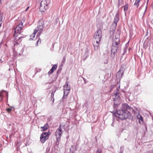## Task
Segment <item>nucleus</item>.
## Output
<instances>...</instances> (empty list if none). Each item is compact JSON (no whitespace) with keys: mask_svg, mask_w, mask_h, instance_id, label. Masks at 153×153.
<instances>
[{"mask_svg":"<svg viewBox=\"0 0 153 153\" xmlns=\"http://www.w3.org/2000/svg\"><path fill=\"white\" fill-rule=\"evenodd\" d=\"M140 0H136L134 4V5H136L137 6V7L139 6V3L140 2Z\"/></svg>","mask_w":153,"mask_h":153,"instance_id":"obj_18","label":"nucleus"},{"mask_svg":"<svg viewBox=\"0 0 153 153\" xmlns=\"http://www.w3.org/2000/svg\"><path fill=\"white\" fill-rule=\"evenodd\" d=\"M115 31V30L114 29H111L110 31V33L111 34V35H113L114 34V32Z\"/></svg>","mask_w":153,"mask_h":153,"instance_id":"obj_22","label":"nucleus"},{"mask_svg":"<svg viewBox=\"0 0 153 153\" xmlns=\"http://www.w3.org/2000/svg\"><path fill=\"white\" fill-rule=\"evenodd\" d=\"M102 37V31L101 29H98L96 31L94 38L96 40L100 41Z\"/></svg>","mask_w":153,"mask_h":153,"instance_id":"obj_5","label":"nucleus"},{"mask_svg":"<svg viewBox=\"0 0 153 153\" xmlns=\"http://www.w3.org/2000/svg\"><path fill=\"white\" fill-rule=\"evenodd\" d=\"M1 92L0 93V96H1Z\"/></svg>","mask_w":153,"mask_h":153,"instance_id":"obj_30","label":"nucleus"},{"mask_svg":"<svg viewBox=\"0 0 153 153\" xmlns=\"http://www.w3.org/2000/svg\"><path fill=\"white\" fill-rule=\"evenodd\" d=\"M137 118L138 120L139 123L140 124H143V117L139 114H138L137 115Z\"/></svg>","mask_w":153,"mask_h":153,"instance_id":"obj_9","label":"nucleus"},{"mask_svg":"<svg viewBox=\"0 0 153 153\" xmlns=\"http://www.w3.org/2000/svg\"><path fill=\"white\" fill-rule=\"evenodd\" d=\"M76 150V146L74 145L72 146L70 149V153H73Z\"/></svg>","mask_w":153,"mask_h":153,"instance_id":"obj_13","label":"nucleus"},{"mask_svg":"<svg viewBox=\"0 0 153 153\" xmlns=\"http://www.w3.org/2000/svg\"><path fill=\"white\" fill-rule=\"evenodd\" d=\"M12 108H13V107H11V108H7V110L8 111V112H9L12 110Z\"/></svg>","mask_w":153,"mask_h":153,"instance_id":"obj_24","label":"nucleus"},{"mask_svg":"<svg viewBox=\"0 0 153 153\" xmlns=\"http://www.w3.org/2000/svg\"><path fill=\"white\" fill-rule=\"evenodd\" d=\"M119 88L120 86L117 88L116 90L114 92V94L112 96L115 107L117 106L118 105H119L121 102L120 98L118 92Z\"/></svg>","mask_w":153,"mask_h":153,"instance_id":"obj_3","label":"nucleus"},{"mask_svg":"<svg viewBox=\"0 0 153 153\" xmlns=\"http://www.w3.org/2000/svg\"><path fill=\"white\" fill-rule=\"evenodd\" d=\"M29 7H28L26 9V10H25V11H27V10H28V9H29Z\"/></svg>","mask_w":153,"mask_h":153,"instance_id":"obj_27","label":"nucleus"},{"mask_svg":"<svg viewBox=\"0 0 153 153\" xmlns=\"http://www.w3.org/2000/svg\"><path fill=\"white\" fill-rule=\"evenodd\" d=\"M48 126L47 124H45L43 127H41V128L42 129V131H46L48 128Z\"/></svg>","mask_w":153,"mask_h":153,"instance_id":"obj_16","label":"nucleus"},{"mask_svg":"<svg viewBox=\"0 0 153 153\" xmlns=\"http://www.w3.org/2000/svg\"><path fill=\"white\" fill-rule=\"evenodd\" d=\"M62 133V129L60 126L59 128L57 129L56 132V136L57 141L59 140L61 136Z\"/></svg>","mask_w":153,"mask_h":153,"instance_id":"obj_6","label":"nucleus"},{"mask_svg":"<svg viewBox=\"0 0 153 153\" xmlns=\"http://www.w3.org/2000/svg\"><path fill=\"white\" fill-rule=\"evenodd\" d=\"M100 41L96 40L95 42H94V49L95 51L98 50L99 46V43L100 42Z\"/></svg>","mask_w":153,"mask_h":153,"instance_id":"obj_10","label":"nucleus"},{"mask_svg":"<svg viewBox=\"0 0 153 153\" xmlns=\"http://www.w3.org/2000/svg\"><path fill=\"white\" fill-rule=\"evenodd\" d=\"M70 89V86L68 83H66L64 86V95L67 96L69 93Z\"/></svg>","mask_w":153,"mask_h":153,"instance_id":"obj_7","label":"nucleus"},{"mask_svg":"<svg viewBox=\"0 0 153 153\" xmlns=\"http://www.w3.org/2000/svg\"><path fill=\"white\" fill-rule=\"evenodd\" d=\"M130 111L133 110V108H130L126 103L122 105L121 110L117 111L116 116L121 120H123L127 118L130 114L128 110Z\"/></svg>","mask_w":153,"mask_h":153,"instance_id":"obj_1","label":"nucleus"},{"mask_svg":"<svg viewBox=\"0 0 153 153\" xmlns=\"http://www.w3.org/2000/svg\"><path fill=\"white\" fill-rule=\"evenodd\" d=\"M123 72L120 70L116 74L117 78L118 79L121 78L123 76Z\"/></svg>","mask_w":153,"mask_h":153,"instance_id":"obj_11","label":"nucleus"},{"mask_svg":"<svg viewBox=\"0 0 153 153\" xmlns=\"http://www.w3.org/2000/svg\"><path fill=\"white\" fill-rule=\"evenodd\" d=\"M38 29H42L43 28L42 22V21H39L38 23Z\"/></svg>","mask_w":153,"mask_h":153,"instance_id":"obj_15","label":"nucleus"},{"mask_svg":"<svg viewBox=\"0 0 153 153\" xmlns=\"http://www.w3.org/2000/svg\"><path fill=\"white\" fill-rule=\"evenodd\" d=\"M147 33H148V30L147 31Z\"/></svg>","mask_w":153,"mask_h":153,"instance_id":"obj_33","label":"nucleus"},{"mask_svg":"<svg viewBox=\"0 0 153 153\" xmlns=\"http://www.w3.org/2000/svg\"><path fill=\"white\" fill-rule=\"evenodd\" d=\"M14 35L17 36L20 33L21 29H15Z\"/></svg>","mask_w":153,"mask_h":153,"instance_id":"obj_17","label":"nucleus"},{"mask_svg":"<svg viewBox=\"0 0 153 153\" xmlns=\"http://www.w3.org/2000/svg\"><path fill=\"white\" fill-rule=\"evenodd\" d=\"M38 31V30H37V29H35L33 32V33L31 34L30 36V40H32L33 38H34L35 36V35L37 33V32Z\"/></svg>","mask_w":153,"mask_h":153,"instance_id":"obj_12","label":"nucleus"},{"mask_svg":"<svg viewBox=\"0 0 153 153\" xmlns=\"http://www.w3.org/2000/svg\"><path fill=\"white\" fill-rule=\"evenodd\" d=\"M128 9V5L126 4L124 6V11H127Z\"/></svg>","mask_w":153,"mask_h":153,"instance_id":"obj_21","label":"nucleus"},{"mask_svg":"<svg viewBox=\"0 0 153 153\" xmlns=\"http://www.w3.org/2000/svg\"><path fill=\"white\" fill-rule=\"evenodd\" d=\"M53 70L51 69L50 71H49L48 73L50 74H51L53 71Z\"/></svg>","mask_w":153,"mask_h":153,"instance_id":"obj_25","label":"nucleus"},{"mask_svg":"<svg viewBox=\"0 0 153 153\" xmlns=\"http://www.w3.org/2000/svg\"><path fill=\"white\" fill-rule=\"evenodd\" d=\"M120 40L119 39V35L117 34L115 36V37L113 39L112 41V46L111 49V54L115 56V53L119 50L118 45L120 43Z\"/></svg>","mask_w":153,"mask_h":153,"instance_id":"obj_2","label":"nucleus"},{"mask_svg":"<svg viewBox=\"0 0 153 153\" xmlns=\"http://www.w3.org/2000/svg\"><path fill=\"white\" fill-rule=\"evenodd\" d=\"M114 86H111V88H114Z\"/></svg>","mask_w":153,"mask_h":153,"instance_id":"obj_29","label":"nucleus"},{"mask_svg":"<svg viewBox=\"0 0 153 153\" xmlns=\"http://www.w3.org/2000/svg\"><path fill=\"white\" fill-rule=\"evenodd\" d=\"M24 27L23 23L22 21L20 22L17 26L16 28L18 29H22Z\"/></svg>","mask_w":153,"mask_h":153,"instance_id":"obj_14","label":"nucleus"},{"mask_svg":"<svg viewBox=\"0 0 153 153\" xmlns=\"http://www.w3.org/2000/svg\"><path fill=\"white\" fill-rule=\"evenodd\" d=\"M145 30H146V31H147L146 29H145Z\"/></svg>","mask_w":153,"mask_h":153,"instance_id":"obj_35","label":"nucleus"},{"mask_svg":"<svg viewBox=\"0 0 153 153\" xmlns=\"http://www.w3.org/2000/svg\"><path fill=\"white\" fill-rule=\"evenodd\" d=\"M50 134V131H48V133H44L41 135L40 139L42 143H44L46 140L48 139L49 137V135Z\"/></svg>","mask_w":153,"mask_h":153,"instance_id":"obj_4","label":"nucleus"},{"mask_svg":"<svg viewBox=\"0 0 153 153\" xmlns=\"http://www.w3.org/2000/svg\"><path fill=\"white\" fill-rule=\"evenodd\" d=\"M119 20V17L117 15H116L114 20V22L112 24V26H111V28H116L117 23L118 22V21Z\"/></svg>","mask_w":153,"mask_h":153,"instance_id":"obj_8","label":"nucleus"},{"mask_svg":"<svg viewBox=\"0 0 153 153\" xmlns=\"http://www.w3.org/2000/svg\"><path fill=\"white\" fill-rule=\"evenodd\" d=\"M39 42L40 43L41 42V41H39V40H38L37 41V45L38 43Z\"/></svg>","mask_w":153,"mask_h":153,"instance_id":"obj_28","label":"nucleus"},{"mask_svg":"<svg viewBox=\"0 0 153 153\" xmlns=\"http://www.w3.org/2000/svg\"><path fill=\"white\" fill-rule=\"evenodd\" d=\"M145 30H146V31H147L146 29H145Z\"/></svg>","mask_w":153,"mask_h":153,"instance_id":"obj_34","label":"nucleus"},{"mask_svg":"<svg viewBox=\"0 0 153 153\" xmlns=\"http://www.w3.org/2000/svg\"><path fill=\"white\" fill-rule=\"evenodd\" d=\"M149 0H147V4H148V1H149Z\"/></svg>","mask_w":153,"mask_h":153,"instance_id":"obj_31","label":"nucleus"},{"mask_svg":"<svg viewBox=\"0 0 153 153\" xmlns=\"http://www.w3.org/2000/svg\"><path fill=\"white\" fill-rule=\"evenodd\" d=\"M1 0H0V4ZM3 18L2 14L0 13V27H1V21Z\"/></svg>","mask_w":153,"mask_h":153,"instance_id":"obj_19","label":"nucleus"},{"mask_svg":"<svg viewBox=\"0 0 153 153\" xmlns=\"http://www.w3.org/2000/svg\"><path fill=\"white\" fill-rule=\"evenodd\" d=\"M54 93L53 92H52L51 93V100H52L53 103L54 102V98H53L54 97Z\"/></svg>","mask_w":153,"mask_h":153,"instance_id":"obj_20","label":"nucleus"},{"mask_svg":"<svg viewBox=\"0 0 153 153\" xmlns=\"http://www.w3.org/2000/svg\"><path fill=\"white\" fill-rule=\"evenodd\" d=\"M57 66L56 65H54L52 68V69L53 70V71H54L57 68Z\"/></svg>","mask_w":153,"mask_h":153,"instance_id":"obj_23","label":"nucleus"},{"mask_svg":"<svg viewBox=\"0 0 153 153\" xmlns=\"http://www.w3.org/2000/svg\"><path fill=\"white\" fill-rule=\"evenodd\" d=\"M25 20V19H24V20H23V22H24Z\"/></svg>","mask_w":153,"mask_h":153,"instance_id":"obj_32","label":"nucleus"},{"mask_svg":"<svg viewBox=\"0 0 153 153\" xmlns=\"http://www.w3.org/2000/svg\"><path fill=\"white\" fill-rule=\"evenodd\" d=\"M96 153H102L100 149H98Z\"/></svg>","mask_w":153,"mask_h":153,"instance_id":"obj_26","label":"nucleus"}]
</instances>
